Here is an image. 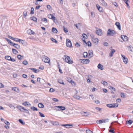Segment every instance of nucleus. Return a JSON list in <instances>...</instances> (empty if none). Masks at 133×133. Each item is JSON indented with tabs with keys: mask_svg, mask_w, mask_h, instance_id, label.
Here are the masks:
<instances>
[{
	"mask_svg": "<svg viewBox=\"0 0 133 133\" xmlns=\"http://www.w3.org/2000/svg\"><path fill=\"white\" fill-rule=\"evenodd\" d=\"M64 57H65V62L68 63L70 64H72L73 63V61L72 60H71L69 56L65 55Z\"/></svg>",
	"mask_w": 133,
	"mask_h": 133,
	"instance_id": "1",
	"label": "nucleus"
},
{
	"mask_svg": "<svg viewBox=\"0 0 133 133\" xmlns=\"http://www.w3.org/2000/svg\"><path fill=\"white\" fill-rule=\"evenodd\" d=\"M17 108L22 112H25L26 113H29L28 110L25 109L23 107L18 105L17 106Z\"/></svg>",
	"mask_w": 133,
	"mask_h": 133,
	"instance_id": "2",
	"label": "nucleus"
},
{
	"mask_svg": "<svg viewBox=\"0 0 133 133\" xmlns=\"http://www.w3.org/2000/svg\"><path fill=\"white\" fill-rule=\"evenodd\" d=\"M42 60L43 61L46 63H49L50 62V58L44 55L42 56Z\"/></svg>",
	"mask_w": 133,
	"mask_h": 133,
	"instance_id": "3",
	"label": "nucleus"
},
{
	"mask_svg": "<svg viewBox=\"0 0 133 133\" xmlns=\"http://www.w3.org/2000/svg\"><path fill=\"white\" fill-rule=\"evenodd\" d=\"M118 104L117 103H112L108 104L106 105L109 108H112L117 107H118Z\"/></svg>",
	"mask_w": 133,
	"mask_h": 133,
	"instance_id": "4",
	"label": "nucleus"
},
{
	"mask_svg": "<svg viewBox=\"0 0 133 133\" xmlns=\"http://www.w3.org/2000/svg\"><path fill=\"white\" fill-rule=\"evenodd\" d=\"M116 34L115 31L113 30H111L109 29L107 31V35L111 36H113L114 35Z\"/></svg>",
	"mask_w": 133,
	"mask_h": 133,
	"instance_id": "5",
	"label": "nucleus"
},
{
	"mask_svg": "<svg viewBox=\"0 0 133 133\" xmlns=\"http://www.w3.org/2000/svg\"><path fill=\"white\" fill-rule=\"evenodd\" d=\"M55 108L58 111L64 110L65 109L64 107L60 106H55Z\"/></svg>",
	"mask_w": 133,
	"mask_h": 133,
	"instance_id": "6",
	"label": "nucleus"
},
{
	"mask_svg": "<svg viewBox=\"0 0 133 133\" xmlns=\"http://www.w3.org/2000/svg\"><path fill=\"white\" fill-rule=\"evenodd\" d=\"M66 45L67 47L71 48L72 46V44L71 41L69 39H66Z\"/></svg>",
	"mask_w": 133,
	"mask_h": 133,
	"instance_id": "7",
	"label": "nucleus"
},
{
	"mask_svg": "<svg viewBox=\"0 0 133 133\" xmlns=\"http://www.w3.org/2000/svg\"><path fill=\"white\" fill-rule=\"evenodd\" d=\"M5 58L7 60L11 61L12 62H14L15 61V60L14 58H12L11 57L9 56H5Z\"/></svg>",
	"mask_w": 133,
	"mask_h": 133,
	"instance_id": "8",
	"label": "nucleus"
},
{
	"mask_svg": "<svg viewBox=\"0 0 133 133\" xmlns=\"http://www.w3.org/2000/svg\"><path fill=\"white\" fill-rule=\"evenodd\" d=\"M121 55L123 58V61L124 63L125 64L127 63L128 62V58L124 55L121 54Z\"/></svg>",
	"mask_w": 133,
	"mask_h": 133,
	"instance_id": "9",
	"label": "nucleus"
},
{
	"mask_svg": "<svg viewBox=\"0 0 133 133\" xmlns=\"http://www.w3.org/2000/svg\"><path fill=\"white\" fill-rule=\"evenodd\" d=\"M48 16L49 18L51 19L54 22H55V21L56 19V18L54 16L52 15L49 14L48 15Z\"/></svg>",
	"mask_w": 133,
	"mask_h": 133,
	"instance_id": "10",
	"label": "nucleus"
},
{
	"mask_svg": "<svg viewBox=\"0 0 133 133\" xmlns=\"http://www.w3.org/2000/svg\"><path fill=\"white\" fill-rule=\"evenodd\" d=\"M92 40L93 43L96 44H97L98 43V39L97 38H95L94 37H92Z\"/></svg>",
	"mask_w": 133,
	"mask_h": 133,
	"instance_id": "11",
	"label": "nucleus"
},
{
	"mask_svg": "<svg viewBox=\"0 0 133 133\" xmlns=\"http://www.w3.org/2000/svg\"><path fill=\"white\" fill-rule=\"evenodd\" d=\"M95 32L96 34L99 36H101L102 35V30L100 29L96 30Z\"/></svg>",
	"mask_w": 133,
	"mask_h": 133,
	"instance_id": "12",
	"label": "nucleus"
},
{
	"mask_svg": "<svg viewBox=\"0 0 133 133\" xmlns=\"http://www.w3.org/2000/svg\"><path fill=\"white\" fill-rule=\"evenodd\" d=\"M121 38L124 41H127L128 40V37L124 35H121Z\"/></svg>",
	"mask_w": 133,
	"mask_h": 133,
	"instance_id": "13",
	"label": "nucleus"
},
{
	"mask_svg": "<svg viewBox=\"0 0 133 133\" xmlns=\"http://www.w3.org/2000/svg\"><path fill=\"white\" fill-rule=\"evenodd\" d=\"M82 63L84 64H87L89 63V59H81Z\"/></svg>",
	"mask_w": 133,
	"mask_h": 133,
	"instance_id": "14",
	"label": "nucleus"
},
{
	"mask_svg": "<svg viewBox=\"0 0 133 133\" xmlns=\"http://www.w3.org/2000/svg\"><path fill=\"white\" fill-rule=\"evenodd\" d=\"M81 113L82 115L85 116H87L90 115V113L87 112H86L83 111L81 112Z\"/></svg>",
	"mask_w": 133,
	"mask_h": 133,
	"instance_id": "15",
	"label": "nucleus"
},
{
	"mask_svg": "<svg viewBox=\"0 0 133 133\" xmlns=\"http://www.w3.org/2000/svg\"><path fill=\"white\" fill-rule=\"evenodd\" d=\"M12 90L14 91L17 93H18L19 92V88L16 87L12 88Z\"/></svg>",
	"mask_w": 133,
	"mask_h": 133,
	"instance_id": "16",
	"label": "nucleus"
},
{
	"mask_svg": "<svg viewBox=\"0 0 133 133\" xmlns=\"http://www.w3.org/2000/svg\"><path fill=\"white\" fill-rule=\"evenodd\" d=\"M115 25L117 26L118 29L121 30V25L120 23L118 22H116L115 23Z\"/></svg>",
	"mask_w": 133,
	"mask_h": 133,
	"instance_id": "17",
	"label": "nucleus"
},
{
	"mask_svg": "<svg viewBox=\"0 0 133 133\" xmlns=\"http://www.w3.org/2000/svg\"><path fill=\"white\" fill-rule=\"evenodd\" d=\"M97 8L98 9V10L100 12H102L103 11V9L102 8L99 6L98 4L96 5Z\"/></svg>",
	"mask_w": 133,
	"mask_h": 133,
	"instance_id": "18",
	"label": "nucleus"
},
{
	"mask_svg": "<svg viewBox=\"0 0 133 133\" xmlns=\"http://www.w3.org/2000/svg\"><path fill=\"white\" fill-rule=\"evenodd\" d=\"M100 2L103 6H105L107 5V3L104 0H100Z\"/></svg>",
	"mask_w": 133,
	"mask_h": 133,
	"instance_id": "19",
	"label": "nucleus"
},
{
	"mask_svg": "<svg viewBox=\"0 0 133 133\" xmlns=\"http://www.w3.org/2000/svg\"><path fill=\"white\" fill-rule=\"evenodd\" d=\"M11 45H13L14 47L17 49H19L20 48V46L18 44L14 43H13V44H12Z\"/></svg>",
	"mask_w": 133,
	"mask_h": 133,
	"instance_id": "20",
	"label": "nucleus"
},
{
	"mask_svg": "<svg viewBox=\"0 0 133 133\" xmlns=\"http://www.w3.org/2000/svg\"><path fill=\"white\" fill-rule=\"evenodd\" d=\"M115 52V50L114 49H112L109 54L110 57H112L114 53Z\"/></svg>",
	"mask_w": 133,
	"mask_h": 133,
	"instance_id": "21",
	"label": "nucleus"
},
{
	"mask_svg": "<svg viewBox=\"0 0 133 133\" xmlns=\"http://www.w3.org/2000/svg\"><path fill=\"white\" fill-rule=\"evenodd\" d=\"M22 104L25 106H27L29 105V106L31 105V104L29 102H25L22 103Z\"/></svg>",
	"mask_w": 133,
	"mask_h": 133,
	"instance_id": "22",
	"label": "nucleus"
},
{
	"mask_svg": "<svg viewBox=\"0 0 133 133\" xmlns=\"http://www.w3.org/2000/svg\"><path fill=\"white\" fill-rule=\"evenodd\" d=\"M51 123L53 125H57L59 124V123L57 121H52L51 122Z\"/></svg>",
	"mask_w": 133,
	"mask_h": 133,
	"instance_id": "23",
	"label": "nucleus"
},
{
	"mask_svg": "<svg viewBox=\"0 0 133 133\" xmlns=\"http://www.w3.org/2000/svg\"><path fill=\"white\" fill-rule=\"evenodd\" d=\"M96 122L97 124H99L102 123H104L103 119L97 120L96 121Z\"/></svg>",
	"mask_w": 133,
	"mask_h": 133,
	"instance_id": "24",
	"label": "nucleus"
},
{
	"mask_svg": "<svg viewBox=\"0 0 133 133\" xmlns=\"http://www.w3.org/2000/svg\"><path fill=\"white\" fill-rule=\"evenodd\" d=\"M29 69L32 70L35 73H37V72H38L39 71V70H37L35 68H30Z\"/></svg>",
	"mask_w": 133,
	"mask_h": 133,
	"instance_id": "25",
	"label": "nucleus"
},
{
	"mask_svg": "<svg viewBox=\"0 0 133 133\" xmlns=\"http://www.w3.org/2000/svg\"><path fill=\"white\" fill-rule=\"evenodd\" d=\"M27 33L30 34H34V32L32 30L29 29L27 31Z\"/></svg>",
	"mask_w": 133,
	"mask_h": 133,
	"instance_id": "26",
	"label": "nucleus"
},
{
	"mask_svg": "<svg viewBox=\"0 0 133 133\" xmlns=\"http://www.w3.org/2000/svg\"><path fill=\"white\" fill-rule=\"evenodd\" d=\"M97 67L98 69H99L101 70L103 69V65L101 64L100 63H99L97 66Z\"/></svg>",
	"mask_w": 133,
	"mask_h": 133,
	"instance_id": "27",
	"label": "nucleus"
},
{
	"mask_svg": "<svg viewBox=\"0 0 133 133\" xmlns=\"http://www.w3.org/2000/svg\"><path fill=\"white\" fill-rule=\"evenodd\" d=\"M83 41L85 42L86 45H88L89 46H91V43L89 41H88L87 43L85 41Z\"/></svg>",
	"mask_w": 133,
	"mask_h": 133,
	"instance_id": "28",
	"label": "nucleus"
},
{
	"mask_svg": "<svg viewBox=\"0 0 133 133\" xmlns=\"http://www.w3.org/2000/svg\"><path fill=\"white\" fill-rule=\"evenodd\" d=\"M5 39L8 42V43L10 44L11 45L12 44H13V43L11 42V40L6 38H5Z\"/></svg>",
	"mask_w": 133,
	"mask_h": 133,
	"instance_id": "29",
	"label": "nucleus"
},
{
	"mask_svg": "<svg viewBox=\"0 0 133 133\" xmlns=\"http://www.w3.org/2000/svg\"><path fill=\"white\" fill-rule=\"evenodd\" d=\"M17 57L20 60H22L23 58V57L20 55H17Z\"/></svg>",
	"mask_w": 133,
	"mask_h": 133,
	"instance_id": "30",
	"label": "nucleus"
},
{
	"mask_svg": "<svg viewBox=\"0 0 133 133\" xmlns=\"http://www.w3.org/2000/svg\"><path fill=\"white\" fill-rule=\"evenodd\" d=\"M38 107L41 108H43L44 107V105L42 103H39L38 105Z\"/></svg>",
	"mask_w": 133,
	"mask_h": 133,
	"instance_id": "31",
	"label": "nucleus"
},
{
	"mask_svg": "<svg viewBox=\"0 0 133 133\" xmlns=\"http://www.w3.org/2000/svg\"><path fill=\"white\" fill-rule=\"evenodd\" d=\"M52 32L54 33H57V29L55 28H53L52 29Z\"/></svg>",
	"mask_w": 133,
	"mask_h": 133,
	"instance_id": "32",
	"label": "nucleus"
},
{
	"mask_svg": "<svg viewBox=\"0 0 133 133\" xmlns=\"http://www.w3.org/2000/svg\"><path fill=\"white\" fill-rule=\"evenodd\" d=\"M12 50L13 53L15 54H16L18 53V51H17L15 49H12Z\"/></svg>",
	"mask_w": 133,
	"mask_h": 133,
	"instance_id": "33",
	"label": "nucleus"
},
{
	"mask_svg": "<svg viewBox=\"0 0 133 133\" xmlns=\"http://www.w3.org/2000/svg\"><path fill=\"white\" fill-rule=\"evenodd\" d=\"M31 19L35 22H36L37 20V18L34 16L31 17Z\"/></svg>",
	"mask_w": 133,
	"mask_h": 133,
	"instance_id": "34",
	"label": "nucleus"
},
{
	"mask_svg": "<svg viewBox=\"0 0 133 133\" xmlns=\"http://www.w3.org/2000/svg\"><path fill=\"white\" fill-rule=\"evenodd\" d=\"M61 126H65L66 128H68L69 127L68 126H72V125L69 124H61Z\"/></svg>",
	"mask_w": 133,
	"mask_h": 133,
	"instance_id": "35",
	"label": "nucleus"
},
{
	"mask_svg": "<svg viewBox=\"0 0 133 133\" xmlns=\"http://www.w3.org/2000/svg\"><path fill=\"white\" fill-rule=\"evenodd\" d=\"M83 57L85 58H87L88 56V54L86 52H84L83 54Z\"/></svg>",
	"mask_w": 133,
	"mask_h": 133,
	"instance_id": "36",
	"label": "nucleus"
},
{
	"mask_svg": "<svg viewBox=\"0 0 133 133\" xmlns=\"http://www.w3.org/2000/svg\"><path fill=\"white\" fill-rule=\"evenodd\" d=\"M132 121L131 120H129L127 121L126 123L129 124V125L131 124L132 123Z\"/></svg>",
	"mask_w": 133,
	"mask_h": 133,
	"instance_id": "37",
	"label": "nucleus"
},
{
	"mask_svg": "<svg viewBox=\"0 0 133 133\" xmlns=\"http://www.w3.org/2000/svg\"><path fill=\"white\" fill-rule=\"evenodd\" d=\"M58 82L59 83L64 85V83L62 80L60 79L58 80Z\"/></svg>",
	"mask_w": 133,
	"mask_h": 133,
	"instance_id": "38",
	"label": "nucleus"
},
{
	"mask_svg": "<svg viewBox=\"0 0 133 133\" xmlns=\"http://www.w3.org/2000/svg\"><path fill=\"white\" fill-rule=\"evenodd\" d=\"M31 109L33 111H37V109L34 107H32L31 108Z\"/></svg>",
	"mask_w": 133,
	"mask_h": 133,
	"instance_id": "39",
	"label": "nucleus"
},
{
	"mask_svg": "<svg viewBox=\"0 0 133 133\" xmlns=\"http://www.w3.org/2000/svg\"><path fill=\"white\" fill-rule=\"evenodd\" d=\"M19 122L22 125L25 124V123L21 119H19L18 120Z\"/></svg>",
	"mask_w": 133,
	"mask_h": 133,
	"instance_id": "40",
	"label": "nucleus"
},
{
	"mask_svg": "<svg viewBox=\"0 0 133 133\" xmlns=\"http://www.w3.org/2000/svg\"><path fill=\"white\" fill-rule=\"evenodd\" d=\"M109 119L108 118H106L105 119H103L104 123L109 122Z\"/></svg>",
	"mask_w": 133,
	"mask_h": 133,
	"instance_id": "41",
	"label": "nucleus"
},
{
	"mask_svg": "<svg viewBox=\"0 0 133 133\" xmlns=\"http://www.w3.org/2000/svg\"><path fill=\"white\" fill-rule=\"evenodd\" d=\"M51 39L52 42H54L56 43L57 42V40L56 39H54L53 38H51Z\"/></svg>",
	"mask_w": 133,
	"mask_h": 133,
	"instance_id": "42",
	"label": "nucleus"
},
{
	"mask_svg": "<svg viewBox=\"0 0 133 133\" xmlns=\"http://www.w3.org/2000/svg\"><path fill=\"white\" fill-rule=\"evenodd\" d=\"M74 97L75 99H79L80 98V97L79 96L77 95H75L74 96Z\"/></svg>",
	"mask_w": 133,
	"mask_h": 133,
	"instance_id": "43",
	"label": "nucleus"
},
{
	"mask_svg": "<svg viewBox=\"0 0 133 133\" xmlns=\"http://www.w3.org/2000/svg\"><path fill=\"white\" fill-rule=\"evenodd\" d=\"M34 8L33 7L31 8V12L30 13V14H33L34 13Z\"/></svg>",
	"mask_w": 133,
	"mask_h": 133,
	"instance_id": "44",
	"label": "nucleus"
},
{
	"mask_svg": "<svg viewBox=\"0 0 133 133\" xmlns=\"http://www.w3.org/2000/svg\"><path fill=\"white\" fill-rule=\"evenodd\" d=\"M42 21L44 22L45 23H46L47 22V20L46 18H44L42 19Z\"/></svg>",
	"mask_w": 133,
	"mask_h": 133,
	"instance_id": "45",
	"label": "nucleus"
},
{
	"mask_svg": "<svg viewBox=\"0 0 133 133\" xmlns=\"http://www.w3.org/2000/svg\"><path fill=\"white\" fill-rule=\"evenodd\" d=\"M70 82L73 85L75 86L76 85V83L73 81L71 80Z\"/></svg>",
	"mask_w": 133,
	"mask_h": 133,
	"instance_id": "46",
	"label": "nucleus"
},
{
	"mask_svg": "<svg viewBox=\"0 0 133 133\" xmlns=\"http://www.w3.org/2000/svg\"><path fill=\"white\" fill-rule=\"evenodd\" d=\"M27 11H24L23 12V17L24 18H25L26 16L27 15Z\"/></svg>",
	"mask_w": 133,
	"mask_h": 133,
	"instance_id": "47",
	"label": "nucleus"
},
{
	"mask_svg": "<svg viewBox=\"0 0 133 133\" xmlns=\"http://www.w3.org/2000/svg\"><path fill=\"white\" fill-rule=\"evenodd\" d=\"M19 42L21 43H22V44H23L24 42V41L23 40L20 39L19 40Z\"/></svg>",
	"mask_w": 133,
	"mask_h": 133,
	"instance_id": "48",
	"label": "nucleus"
},
{
	"mask_svg": "<svg viewBox=\"0 0 133 133\" xmlns=\"http://www.w3.org/2000/svg\"><path fill=\"white\" fill-rule=\"evenodd\" d=\"M4 123L7 125H9L10 124L6 120L4 121Z\"/></svg>",
	"mask_w": 133,
	"mask_h": 133,
	"instance_id": "49",
	"label": "nucleus"
},
{
	"mask_svg": "<svg viewBox=\"0 0 133 133\" xmlns=\"http://www.w3.org/2000/svg\"><path fill=\"white\" fill-rule=\"evenodd\" d=\"M39 116H40L41 117H45L44 115L41 112H39Z\"/></svg>",
	"mask_w": 133,
	"mask_h": 133,
	"instance_id": "50",
	"label": "nucleus"
},
{
	"mask_svg": "<svg viewBox=\"0 0 133 133\" xmlns=\"http://www.w3.org/2000/svg\"><path fill=\"white\" fill-rule=\"evenodd\" d=\"M95 109L97 110H98L99 111H100V112L101 111V110H102V109L101 108H99V107H96L95 108Z\"/></svg>",
	"mask_w": 133,
	"mask_h": 133,
	"instance_id": "51",
	"label": "nucleus"
},
{
	"mask_svg": "<svg viewBox=\"0 0 133 133\" xmlns=\"http://www.w3.org/2000/svg\"><path fill=\"white\" fill-rule=\"evenodd\" d=\"M94 102L97 104H99L100 102L98 100H96L94 101Z\"/></svg>",
	"mask_w": 133,
	"mask_h": 133,
	"instance_id": "52",
	"label": "nucleus"
},
{
	"mask_svg": "<svg viewBox=\"0 0 133 133\" xmlns=\"http://www.w3.org/2000/svg\"><path fill=\"white\" fill-rule=\"evenodd\" d=\"M124 2H125V3L127 4V7L128 8H129V7H129V6L128 4V2L126 1H125V0H124Z\"/></svg>",
	"mask_w": 133,
	"mask_h": 133,
	"instance_id": "53",
	"label": "nucleus"
},
{
	"mask_svg": "<svg viewBox=\"0 0 133 133\" xmlns=\"http://www.w3.org/2000/svg\"><path fill=\"white\" fill-rule=\"evenodd\" d=\"M63 29L64 31L66 33L68 32L67 29L66 28H65L64 26H63Z\"/></svg>",
	"mask_w": 133,
	"mask_h": 133,
	"instance_id": "54",
	"label": "nucleus"
},
{
	"mask_svg": "<svg viewBox=\"0 0 133 133\" xmlns=\"http://www.w3.org/2000/svg\"><path fill=\"white\" fill-rule=\"evenodd\" d=\"M22 63L23 64L25 65H26L28 64V62L26 61H24Z\"/></svg>",
	"mask_w": 133,
	"mask_h": 133,
	"instance_id": "55",
	"label": "nucleus"
},
{
	"mask_svg": "<svg viewBox=\"0 0 133 133\" xmlns=\"http://www.w3.org/2000/svg\"><path fill=\"white\" fill-rule=\"evenodd\" d=\"M109 131L110 132H111V133H114L115 132L114 131V129L112 128L111 129L109 130Z\"/></svg>",
	"mask_w": 133,
	"mask_h": 133,
	"instance_id": "56",
	"label": "nucleus"
},
{
	"mask_svg": "<svg viewBox=\"0 0 133 133\" xmlns=\"http://www.w3.org/2000/svg\"><path fill=\"white\" fill-rule=\"evenodd\" d=\"M19 39L17 38H14L13 40L16 42H19Z\"/></svg>",
	"mask_w": 133,
	"mask_h": 133,
	"instance_id": "57",
	"label": "nucleus"
},
{
	"mask_svg": "<svg viewBox=\"0 0 133 133\" xmlns=\"http://www.w3.org/2000/svg\"><path fill=\"white\" fill-rule=\"evenodd\" d=\"M86 133H93L92 132L89 130H86Z\"/></svg>",
	"mask_w": 133,
	"mask_h": 133,
	"instance_id": "58",
	"label": "nucleus"
},
{
	"mask_svg": "<svg viewBox=\"0 0 133 133\" xmlns=\"http://www.w3.org/2000/svg\"><path fill=\"white\" fill-rule=\"evenodd\" d=\"M104 85H107L108 84L105 81H103V83H102Z\"/></svg>",
	"mask_w": 133,
	"mask_h": 133,
	"instance_id": "59",
	"label": "nucleus"
},
{
	"mask_svg": "<svg viewBox=\"0 0 133 133\" xmlns=\"http://www.w3.org/2000/svg\"><path fill=\"white\" fill-rule=\"evenodd\" d=\"M109 88L110 89H112V90H113L114 91H116L115 89V88L112 87V86H109Z\"/></svg>",
	"mask_w": 133,
	"mask_h": 133,
	"instance_id": "60",
	"label": "nucleus"
},
{
	"mask_svg": "<svg viewBox=\"0 0 133 133\" xmlns=\"http://www.w3.org/2000/svg\"><path fill=\"white\" fill-rule=\"evenodd\" d=\"M121 101V99L120 98L117 99L116 101V102L117 103H120Z\"/></svg>",
	"mask_w": 133,
	"mask_h": 133,
	"instance_id": "61",
	"label": "nucleus"
},
{
	"mask_svg": "<svg viewBox=\"0 0 133 133\" xmlns=\"http://www.w3.org/2000/svg\"><path fill=\"white\" fill-rule=\"evenodd\" d=\"M55 91L54 89L52 88H51L49 90V91L51 92H53Z\"/></svg>",
	"mask_w": 133,
	"mask_h": 133,
	"instance_id": "62",
	"label": "nucleus"
},
{
	"mask_svg": "<svg viewBox=\"0 0 133 133\" xmlns=\"http://www.w3.org/2000/svg\"><path fill=\"white\" fill-rule=\"evenodd\" d=\"M121 97L122 98H124L125 97V95L124 93H121Z\"/></svg>",
	"mask_w": 133,
	"mask_h": 133,
	"instance_id": "63",
	"label": "nucleus"
},
{
	"mask_svg": "<svg viewBox=\"0 0 133 133\" xmlns=\"http://www.w3.org/2000/svg\"><path fill=\"white\" fill-rule=\"evenodd\" d=\"M129 47L130 49V51H133L132 50L133 49V48L131 45L129 46Z\"/></svg>",
	"mask_w": 133,
	"mask_h": 133,
	"instance_id": "64",
	"label": "nucleus"
}]
</instances>
